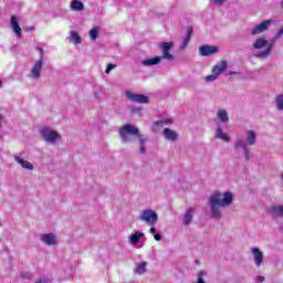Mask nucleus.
<instances>
[{"label": "nucleus", "instance_id": "obj_1", "mask_svg": "<svg viewBox=\"0 0 283 283\" xmlns=\"http://www.w3.org/2000/svg\"><path fill=\"white\" fill-rule=\"evenodd\" d=\"M211 212V218L220 220L222 218V209L233 205V192L231 191H214L208 200Z\"/></svg>", "mask_w": 283, "mask_h": 283}, {"label": "nucleus", "instance_id": "obj_2", "mask_svg": "<svg viewBox=\"0 0 283 283\" xmlns=\"http://www.w3.org/2000/svg\"><path fill=\"white\" fill-rule=\"evenodd\" d=\"M283 35V27L275 33L271 41L266 38L260 36L252 43V50H258L254 53L255 59H269L273 54V48H275V42Z\"/></svg>", "mask_w": 283, "mask_h": 283}, {"label": "nucleus", "instance_id": "obj_3", "mask_svg": "<svg viewBox=\"0 0 283 283\" xmlns=\"http://www.w3.org/2000/svg\"><path fill=\"white\" fill-rule=\"evenodd\" d=\"M134 136L139 139L140 154H145V143H147V138L143 137L138 127L132 124H126L119 128V138L122 143H134Z\"/></svg>", "mask_w": 283, "mask_h": 283}, {"label": "nucleus", "instance_id": "obj_4", "mask_svg": "<svg viewBox=\"0 0 283 283\" xmlns=\"http://www.w3.org/2000/svg\"><path fill=\"white\" fill-rule=\"evenodd\" d=\"M174 48V42H164L160 44L163 56H155L142 60V65L145 67H151V65H158L163 59L166 61H174V55L169 52Z\"/></svg>", "mask_w": 283, "mask_h": 283}, {"label": "nucleus", "instance_id": "obj_5", "mask_svg": "<svg viewBox=\"0 0 283 283\" xmlns=\"http://www.w3.org/2000/svg\"><path fill=\"white\" fill-rule=\"evenodd\" d=\"M40 136L46 145L56 146L63 143V136H61V133L52 126H43L40 128Z\"/></svg>", "mask_w": 283, "mask_h": 283}, {"label": "nucleus", "instance_id": "obj_6", "mask_svg": "<svg viewBox=\"0 0 283 283\" xmlns=\"http://www.w3.org/2000/svg\"><path fill=\"white\" fill-rule=\"evenodd\" d=\"M258 143V133L253 129L245 130V140L242 138H238L234 142V149L239 151L240 149H245L247 147H253Z\"/></svg>", "mask_w": 283, "mask_h": 283}, {"label": "nucleus", "instance_id": "obj_7", "mask_svg": "<svg viewBox=\"0 0 283 283\" xmlns=\"http://www.w3.org/2000/svg\"><path fill=\"white\" fill-rule=\"evenodd\" d=\"M139 220L148 224V227H156L158 223V213L151 209H145L139 214Z\"/></svg>", "mask_w": 283, "mask_h": 283}, {"label": "nucleus", "instance_id": "obj_8", "mask_svg": "<svg viewBox=\"0 0 283 283\" xmlns=\"http://www.w3.org/2000/svg\"><path fill=\"white\" fill-rule=\"evenodd\" d=\"M271 25H273V20H263L262 22L254 25L250 30V34L252 36H258L259 34H264V32L269 31V28H271Z\"/></svg>", "mask_w": 283, "mask_h": 283}, {"label": "nucleus", "instance_id": "obj_9", "mask_svg": "<svg viewBox=\"0 0 283 283\" xmlns=\"http://www.w3.org/2000/svg\"><path fill=\"white\" fill-rule=\"evenodd\" d=\"M143 239H145V233L136 231L128 235V243L132 247H135V249H143V247H145V242H143Z\"/></svg>", "mask_w": 283, "mask_h": 283}, {"label": "nucleus", "instance_id": "obj_10", "mask_svg": "<svg viewBox=\"0 0 283 283\" xmlns=\"http://www.w3.org/2000/svg\"><path fill=\"white\" fill-rule=\"evenodd\" d=\"M40 50V60L35 61L31 69V77L32 78H41V72L43 71V49Z\"/></svg>", "mask_w": 283, "mask_h": 283}, {"label": "nucleus", "instance_id": "obj_11", "mask_svg": "<svg viewBox=\"0 0 283 283\" xmlns=\"http://www.w3.org/2000/svg\"><path fill=\"white\" fill-rule=\"evenodd\" d=\"M214 138L217 140H221L222 143H231V135L228 132H224V128H222V124L220 123H217Z\"/></svg>", "mask_w": 283, "mask_h": 283}, {"label": "nucleus", "instance_id": "obj_12", "mask_svg": "<svg viewBox=\"0 0 283 283\" xmlns=\"http://www.w3.org/2000/svg\"><path fill=\"white\" fill-rule=\"evenodd\" d=\"M126 98H128V101H132V103H139L140 105H146L147 103H149L148 96L143 94H136L132 91L126 92Z\"/></svg>", "mask_w": 283, "mask_h": 283}, {"label": "nucleus", "instance_id": "obj_13", "mask_svg": "<svg viewBox=\"0 0 283 283\" xmlns=\"http://www.w3.org/2000/svg\"><path fill=\"white\" fill-rule=\"evenodd\" d=\"M40 240L45 244V247H56V244H59V237L52 232L41 234Z\"/></svg>", "mask_w": 283, "mask_h": 283}, {"label": "nucleus", "instance_id": "obj_14", "mask_svg": "<svg viewBox=\"0 0 283 283\" xmlns=\"http://www.w3.org/2000/svg\"><path fill=\"white\" fill-rule=\"evenodd\" d=\"M13 159L22 169L25 171H34V164L23 159V157L19 155H13Z\"/></svg>", "mask_w": 283, "mask_h": 283}, {"label": "nucleus", "instance_id": "obj_15", "mask_svg": "<svg viewBox=\"0 0 283 283\" xmlns=\"http://www.w3.org/2000/svg\"><path fill=\"white\" fill-rule=\"evenodd\" d=\"M251 253L253 255L255 266H262L264 263V253H262L259 248H251Z\"/></svg>", "mask_w": 283, "mask_h": 283}, {"label": "nucleus", "instance_id": "obj_16", "mask_svg": "<svg viewBox=\"0 0 283 283\" xmlns=\"http://www.w3.org/2000/svg\"><path fill=\"white\" fill-rule=\"evenodd\" d=\"M196 213V209L195 208H188L185 213L182 214V223L186 227H189V224H191V222H193V214Z\"/></svg>", "mask_w": 283, "mask_h": 283}, {"label": "nucleus", "instance_id": "obj_17", "mask_svg": "<svg viewBox=\"0 0 283 283\" xmlns=\"http://www.w3.org/2000/svg\"><path fill=\"white\" fill-rule=\"evenodd\" d=\"M10 23H11L12 32H14L18 39H21L22 33H21V27L19 25V18L17 15H12Z\"/></svg>", "mask_w": 283, "mask_h": 283}, {"label": "nucleus", "instance_id": "obj_18", "mask_svg": "<svg viewBox=\"0 0 283 283\" xmlns=\"http://www.w3.org/2000/svg\"><path fill=\"white\" fill-rule=\"evenodd\" d=\"M218 46L202 45L199 48L201 56H211L212 54H218Z\"/></svg>", "mask_w": 283, "mask_h": 283}, {"label": "nucleus", "instance_id": "obj_19", "mask_svg": "<svg viewBox=\"0 0 283 283\" xmlns=\"http://www.w3.org/2000/svg\"><path fill=\"white\" fill-rule=\"evenodd\" d=\"M133 271L136 275H145L147 273V261L136 263Z\"/></svg>", "mask_w": 283, "mask_h": 283}, {"label": "nucleus", "instance_id": "obj_20", "mask_svg": "<svg viewBox=\"0 0 283 283\" xmlns=\"http://www.w3.org/2000/svg\"><path fill=\"white\" fill-rule=\"evenodd\" d=\"M217 119L219 123H222V125H227V123H229V112L224 108H219L217 111Z\"/></svg>", "mask_w": 283, "mask_h": 283}, {"label": "nucleus", "instance_id": "obj_21", "mask_svg": "<svg viewBox=\"0 0 283 283\" xmlns=\"http://www.w3.org/2000/svg\"><path fill=\"white\" fill-rule=\"evenodd\" d=\"M164 138H166V140H169L170 143H174L178 140V133H176V130H172L171 128H165Z\"/></svg>", "mask_w": 283, "mask_h": 283}, {"label": "nucleus", "instance_id": "obj_22", "mask_svg": "<svg viewBox=\"0 0 283 283\" xmlns=\"http://www.w3.org/2000/svg\"><path fill=\"white\" fill-rule=\"evenodd\" d=\"M269 214L274 218H283V206H272L268 209Z\"/></svg>", "mask_w": 283, "mask_h": 283}, {"label": "nucleus", "instance_id": "obj_23", "mask_svg": "<svg viewBox=\"0 0 283 283\" xmlns=\"http://www.w3.org/2000/svg\"><path fill=\"white\" fill-rule=\"evenodd\" d=\"M227 70V61H221L217 65L212 67V74L216 75L217 77L222 74Z\"/></svg>", "mask_w": 283, "mask_h": 283}, {"label": "nucleus", "instance_id": "obj_24", "mask_svg": "<svg viewBox=\"0 0 283 283\" xmlns=\"http://www.w3.org/2000/svg\"><path fill=\"white\" fill-rule=\"evenodd\" d=\"M70 8L73 12H83L85 10V4H83L81 0H72Z\"/></svg>", "mask_w": 283, "mask_h": 283}, {"label": "nucleus", "instance_id": "obj_25", "mask_svg": "<svg viewBox=\"0 0 283 283\" xmlns=\"http://www.w3.org/2000/svg\"><path fill=\"white\" fill-rule=\"evenodd\" d=\"M69 41H70V43H73L74 45H81V43H82L81 35L76 31L70 32Z\"/></svg>", "mask_w": 283, "mask_h": 283}, {"label": "nucleus", "instance_id": "obj_26", "mask_svg": "<svg viewBox=\"0 0 283 283\" xmlns=\"http://www.w3.org/2000/svg\"><path fill=\"white\" fill-rule=\"evenodd\" d=\"M191 34H193V29L188 28L187 34L181 43V50H185V48H187L189 45V41H191Z\"/></svg>", "mask_w": 283, "mask_h": 283}, {"label": "nucleus", "instance_id": "obj_27", "mask_svg": "<svg viewBox=\"0 0 283 283\" xmlns=\"http://www.w3.org/2000/svg\"><path fill=\"white\" fill-rule=\"evenodd\" d=\"M207 280H209V274L206 271H199L195 283H207Z\"/></svg>", "mask_w": 283, "mask_h": 283}, {"label": "nucleus", "instance_id": "obj_28", "mask_svg": "<svg viewBox=\"0 0 283 283\" xmlns=\"http://www.w3.org/2000/svg\"><path fill=\"white\" fill-rule=\"evenodd\" d=\"M274 105L277 112H283V94H279L275 96Z\"/></svg>", "mask_w": 283, "mask_h": 283}, {"label": "nucleus", "instance_id": "obj_29", "mask_svg": "<svg viewBox=\"0 0 283 283\" xmlns=\"http://www.w3.org/2000/svg\"><path fill=\"white\" fill-rule=\"evenodd\" d=\"M99 30L98 28H93L90 32H88V35H90V39L92 41H96L98 39V34H99Z\"/></svg>", "mask_w": 283, "mask_h": 283}, {"label": "nucleus", "instance_id": "obj_30", "mask_svg": "<svg viewBox=\"0 0 283 283\" xmlns=\"http://www.w3.org/2000/svg\"><path fill=\"white\" fill-rule=\"evenodd\" d=\"M171 119H159L154 123L157 127H165V125H171Z\"/></svg>", "mask_w": 283, "mask_h": 283}, {"label": "nucleus", "instance_id": "obj_31", "mask_svg": "<svg viewBox=\"0 0 283 283\" xmlns=\"http://www.w3.org/2000/svg\"><path fill=\"white\" fill-rule=\"evenodd\" d=\"M243 150V157L245 160H251V153L249 151V146H245V148H239V151Z\"/></svg>", "mask_w": 283, "mask_h": 283}, {"label": "nucleus", "instance_id": "obj_32", "mask_svg": "<svg viewBox=\"0 0 283 283\" xmlns=\"http://www.w3.org/2000/svg\"><path fill=\"white\" fill-rule=\"evenodd\" d=\"M218 77L212 73L211 75H208L205 77L206 83H213Z\"/></svg>", "mask_w": 283, "mask_h": 283}, {"label": "nucleus", "instance_id": "obj_33", "mask_svg": "<svg viewBox=\"0 0 283 283\" xmlns=\"http://www.w3.org/2000/svg\"><path fill=\"white\" fill-rule=\"evenodd\" d=\"M94 97L97 98V99L103 98V91H102V88H97V90L94 91Z\"/></svg>", "mask_w": 283, "mask_h": 283}, {"label": "nucleus", "instance_id": "obj_34", "mask_svg": "<svg viewBox=\"0 0 283 283\" xmlns=\"http://www.w3.org/2000/svg\"><path fill=\"white\" fill-rule=\"evenodd\" d=\"M114 67H116V65L108 64L107 67H106V74H109L111 70H114Z\"/></svg>", "mask_w": 283, "mask_h": 283}, {"label": "nucleus", "instance_id": "obj_35", "mask_svg": "<svg viewBox=\"0 0 283 283\" xmlns=\"http://www.w3.org/2000/svg\"><path fill=\"white\" fill-rule=\"evenodd\" d=\"M265 281V277L260 275L255 277V282L263 283Z\"/></svg>", "mask_w": 283, "mask_h": 283}, {"label": "nucleus", "instance_id": "obj_36", "mask_svg": "<svg viewBox=\"0 0 283 283\" xmlns=\"http://www.w3.org/2000/svg\"><path fill=\"white\" fill-rule=\"evenodd\" d=\"M154 238L157 242H160L163 240V235H160V233L155 234Z\"/></svg>", "mask_w": 283, "mask_h": 283}, {"label": "nucleus", "instance_id": "obj_37", "mask_svg": "<svg viewBox=\"0 0 283 283\" xmlns=\"http://www.w3.org/2000/svg\"><path fill=\"white\" fill-rule=\"evenodd\" d=\"M212 3H216L217 6H222V3H224V0H212Z\"/></svg>", "mask_w": 283, "mask_h": 283}, {"label": "nucleus", "instance_id": "obj_38", "mask_svg": "<svg viewBox=\"0 0 283 283\" xmlns=\"http://www.w3.org/2000/svg\"><path fill=\"white\" fill-rule=\"evenodd\" d=\"M35 283H48V279H45V277L38 279V280L35 281Z\"/></svg>", "mask_w": 283, "mask_h": 283}, {"label": "nucleus", "instance_id": "obj_39", "mask_svg": "<svg viewBox=\"0 0 283 283\" xmlns=\"http://www.w3.org/2000/svg\"><path fill=\"white\" fill-rule=\"evenodd\" d=\"M149 233L154 234L156 233V226H150Z\"/></svg>", "mask_w": 283, "mask_h": 283}, {"label": "nucleus", "instance_id": "obj_40", "mask_svg": "<svg viewBox=\"0 0 283 283\" xmlns=\"http://www.w3.org/2000/svg\"><path fill=\"white\" fill-rule=\"evenodd\" d=\"M3 127V115H0V129Z\"/></svg>", "mask_w": 283, "mask_h": 283}, {"label": "nucleus", "instance_id": "obj_41", "mask_svg": "<svg viewBox=\"0 0 283 283\" xmlns=\"http://www.w3.org/2000/svg\"><path fill=\"white\" fill-rule=\"evenodd\" d=\"M281 8L283 9V0L280 2Z\"/></svg>", "mask_w": 283, "mask_h": 283}, {"label": "nucleus", "instance_id": "obj_42", "mask_svg": "<svg viewBox=\"0 0 283 283\" xmlns=\"http://www.w3.org/2000/svg\"><path fill=\"white\" fill-rule=\"evenodd\" d=\"M1 85H3V82L0 80V87H1Z\"/></svg>", "mask_w": 283, "mask_h": 283}, {"label": "nucleus", "instance_id": "obj_43", "mask_svg": "<svg viewBox=\"0 0 283 283\" xmlns=\"http://www.w3.org/2000/svg\"><path fill=\"white\" fill-rule=\"evenodd\" d=\"M230 74H238V73H235V72H232V73H230Z\"/></svg>", "mask_w": 283, "mask_h": 283}]
</instances>
